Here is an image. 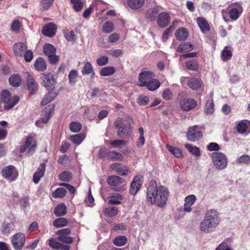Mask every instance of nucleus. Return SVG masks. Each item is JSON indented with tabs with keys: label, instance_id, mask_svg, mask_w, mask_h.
I'll return each instance as SVG.
<instances>
[{
	"label": "nucleus",
	"instance_id": "obj_1",
	"mask_svg": "<svg viewBox=\"0 0 250 250\" xmlns=\"http://www.w3.org/2000/svg\"><path fill=\"white\" fill-rule=\"evenodd\" d=\"M168 196L167 188L162 186L158 187L155 181H151L147 188L146 200L152 205L156 204L163 207L166 204Z\"/></svg>",
	"mask_w": 250,
	"mask_h": 250
},
{
	"label": "nucleus",
	"instance_id": "obj_2",
	"mask_svg": "<svg viewBox=\"0 0 250 250\" xmlns=\"http://www.w3.org/2000/svg\"><path fill=\"white\" fill-rule=\"evenodd\" d=\"M220 217L218 212L213 209L206 212L203 220L200 222L199 229L205 233L213 232L219 225Z\"/></svg>",
	"mask_w": 250,
	"mask_h": 250
},
{
	"label": "nucleus",
	"instance_id": "obj_3",
	"mask_svg": "<svg viewBox=\"0 0 250 250\" xmlns=\"http://www.w3.org/2000/svg\"><path fill=\"white\" fill-rule=\"evenodd\" d=\"M1 101L5 104L4 109L9 110L12 108L19 101L20 98L17 96L11 97L10 93L7 90H3L0 93Z\"/></svg>",
	"mask_w": 250,
	"mask_h": 250
},
{
	"label": "nucleus",
	"instance_id": "obj_4",
	"mask_svg": "<svg viewBox=\"0 0 250 250\" xmlns=\"http://www.w3.org/2000/svg\"><path fill=\"white\" fill-rule=\"evenodd\" d=\"M212 163L217 169L223 170L228 165V158L226 155L221 152H214L212 154Z\"/></svg>",
	"mask_w": 250,
	"mask_h": 250
},
{
	"label": "nucleus",
	"instance_id": "obj_5",
	"mask_svg": "<svg viewBox=\"0 0 250 250\" xmlns=\"http://www.w3.org/2000/svg\"><path fill=\"white\" fill-rule=\"evenodd\" d=\"M37 146V143L35 138L32 136H28L21 146L20 152H23L27 151V155L31 156L35 152Z\"/></svg>",
	"mask_w": 250,
	"mask_h": 250
},
{
	"label": "nucleus",
	"instance_id": "obj_6",
	"mask_svg": "<svg viewBox=\"0 0 250 250\" xmlns=\"http://www.w3.org/2000/svg\"><path fill=\"white\" fill-rule=\"evenodd\" d=\"M122 120L120 118L117 119L114 123L115 126L118 128L117 135L120 138L130 135L132 133L131 125L129 123L121 125Z\"/></svg>",
	"mask_w": 250,
	"mask_h": 250
},
{
	"label": "nucleus",
	"instance_id": "obj_7",
	"mask_svg": "<svg viewBox=\"0 0 250 250\" xmlns=\"http://www.w3.org/2000/svg\"><path fill=\"white\" fill-rule=\"evenodd\" d=\"M107 182L108 185L116 191H123L126 188L125 185H123L124 179L118 176L108 177L107 179Z\"/></svg>",
	"mask_w": 250,
	"mask_h": 250
},
{
	"label": "nucleus",
	"instance_id": "obj_8",
	"mask_svg": "<svg viewBox=\"0 0 250 250\" xmlns=\"http://www.w3.org/2000/svg\"><path fill=\"white\" fill-rule=\"evenodd\" d=\"M1 174L4 178L10 182L15 181L19 175L18 170L12 165L4 167L2 170Z\"/></svg>",
	"mask_w": 250,
	"mask_h": 250
},
{
	"label": "nucleus",
	"instance_id": "obj_9",
	"mask_svg": "<svg viewBox=\"0 0 250 250\" xmlns=\"http://www.w3.org/2000/svg\"><path fill=\"white\" fill-rule=\"evenodd\" d=\"M25 242V235L22 233H16L11 237V243L15 250H22Z\"/></svg>",
	"mask_w": 250,
	"mask_h": 250
},
{
	"label": "nucleus",
	"instance_id": "obj_10",
	"mask_svg": "<svg viewBox=\"0 0 250 250\" xmlns=\"http://www.w3.org/2000/svg\"><path fill=\"white\" fill-rule=\"evenodd\" d=\"M181 82L183 85L187 84L189 88L193 90H198L202 86L201 82L196 78L183 77L181 78Z\"/></svg>",
	"mask_w": 250,
	"mask_h": 250
},
{
	"label": "nucleus",
	"instance_id": "obj_11",
	"mask_svg": "<svg viewBox=\"0 0 250 250\" xmlns=\"http://www.w3.org/2000/svg\"><path fill=\"white\" fill-rule=\"evenodd\" d=\"M187 137L189 141L195 142L202 137V132L199 129L198 126H193L189 127L187 132Z\"/></svg>",
	"mask_w": 250,
	"mask_h": 250
},
{
	"label": "nucleus",
	"instance_id": "obj_12",
	"mask_svg": "<svg viewBox=\"0 0 250 250\" xmlns=\"http://www.w3.org/2000/svg\"><path fill=\"white\" fill-rule=\"evenodd\" d=\"M154 77V74L152 71H146L141 72L138 77L139 82L138 85L141 87L145 86L147 83L149 82Z\"/></svg>",
	"mask_w": 250,
	"mask_h": 250
},
{
	"label": "nucleus",
	"instance_id": "obj_13",
	"mask_svg": "<svg viewBox=\"0 0 250 250\" xmlns=\"http://www.w3.org/2000/svg\"><path fill=\"white\" fill-rule=\"evenodd\" d=\"M197 105V102L193 99L183 98L180 102V107L185 111H190Z\"/></svg>",
	"mask_w": 250,
	"mask_h": 250
},
{
	"label": "nucleus",
	"instance_id": "obj_14",
	"mask_svg": "<svg viewBox=\"0 0 250 250\" xmlns=\"http://www.w3.org/2000/svg\"><path fill=\"white\" fill-rule=\"evenodd\" d=\"M170 21L169 14L167 12L161 13L157 17V23L158 26L161 28L167 27Z\"/></svg>",
	"mask_w": 250,
	"mask_h": 250
},
{
	"label": "nucleus",
	"instance_id": "obj_15",
	"mask_svg": "<svg viewBox=\"0 0 250 250\" xmlns=\"http://www.w3.org/2000/svg\"><path fill=\"white\" fill-rule=\"evenodd\" d=\"M143 177L141 176H136L132 182L129 189L130 193L135 195L140 189L142 185Z\"/></svg>",
	"mask_w": 250,
	"mask_h": 250
},
{
	"label": "nucleus",
	"instance_id": "obj_16",
	"mask_svg": "<svg viewBox=\"0 0 250 250\" xmlns=\"http://www.w3.org/2000/svg\"><path fill=\"white\" fill-rule=\"evenodd\" d=\"M42 84L47 89L51 88L55 83L54 76L52 73L47 74H42L41 77Z\"/></svg>",
	"mask_w": 250,
	"mask_h": 250
},
{
	"label": "nucleus",
	"instance_id": "obj_17",
	"mask_svg": "<svg viewBox=\"0 0 250 250\" xmlns=\"http://www.w3.org/2000/svg\"><path fill=\"white\" fill-rule=\"evenodd\" d=\"M57 26L53 23H49L43 26L42 33L45 36L52 37L54 36L57 31Z\"/></svg>",
	"mask_w": 250,
	"mask_h": 250
},
{
	"label": "nucleus",
	"instance_id": "obj_18",
	"mask_svg": "<svg viewBox=\"0 0 250 250\" xmlns=\"http://www.w3.org/2000/svg\"><path fill=\"white\" fill-rule=\"evenodd\" d=\"M111 168L122 176H127L130 173L129 168L126 166H121L119 163H115L111 166Z\"/></svg>",
	"mask_w": 250,
	"mask_h": 250
},
{
	"label": "nucleus",
	"instance_id": "obj_19",
	"mask_svg": "<svg viewBox=\"0 0 250 250\" xmlns=\"http://www.w3.org/2000/svg\"><path fill=\"white\" fill-rule=\"evenodd\" d=\"M45 164L44 163L41 164L38 168V170L34 174L33 181L36 184H38L40 179L44 174L45 170Z\"/></svg>",
	"mask_w": 250,
	"mask_h": 250
},
{
	"label": "nucleus",
	"instance_id": "obj_20",
	"mask_svg": "<svg viewBox=\"0 0 250 250\" xmlns=\"http://www.w3.org/2000/svg\"><path fill=\"white\" fill-rule=\"evenodd\" d=\"M26 75L27 76V85L28 89L31 93L34 94L36 92L37 89V84L32 76L29 74V73H27Z\"/></svg>",
	"mask_w": 250,
	"mask_h": 250
},
{
	"label": "nucleus",
	"instance_id": "obj_21",
	"mask_svg": "<svg viewBox=\"0 0 250 250\" xmlns=\"http://www.w3.org/2000/svg\"><path fill=\"white\" fill-rule=\"evenodd\" d=\"M214 110L213 100V94L210 93L206 104L205 112L206 114H210L213 113Z\"/></svg>",
	"mask_w": 250,
	"mask_h": 250
},
{
	"label": "nucleus",
	"instance_id": "obj_22",
	"mask_svg": "<svg viewBox=\"0 0 250 250\" xmlns=\"http://www.w3.org/2000/svg\"><path fill=\"white\" fill-rule=\"evenodd\" d=\"M27 49V46L25 44L22 42H18L14 44L13 50L16 56H22L25 51Z\"/></svg>",
	"mask_w": 250,
	"mask_h": 250
},
{
	"label": "nucleus",
	"instance_id": "obj_23",
	"mask_svg": "<svg viewBox=\"0 0 250 250\" xmlns=\"http://www.w3.org/2000/svg\"><path fill=\"white\" fill-rule=\"evenodd\" d=\"M58 95V93L57 91L52 89L45 95V97L41 102V104L42 105H45L54 99Z\"/></svg>",
	"mask_w": 250,
	"mask_h": 250
},
{
	"label": "nucleus",
	"instance_id": "obj_24",
	"mask_svg": "<svg viewBox=\"0 0 250 250\" xmlns=\"http://www.w3.org/2000/svg\"><path fill=\"white\" fill-rule=\"evenodd\" d=\"M188 32L186 28H179L175 32V37L179 41H184L188 38Z\"/></svg>",
	"mask_w": 250,
	"mask_h": 250
},
{
	"label": "nucleus",
	"instance_id": "obj_25",
	"mask_svg": "<svg viewBox=\"0 0 250 250\" xmlns=\"http://www.w3.org/2000/svg\"><path fill=\"white\" fill-rule=\"evenodd\" d=\"M197 22L201 31L205 33L209 31V26L205 19L202 17H199L197 19Z\"/></svg>",
	"mask_w": 250,
	"mask_h": 250
},
{
	"label": "nucleus",
	"instance_id": "obj_26",
	"mask_svg": "<svg viewBox=\"0 0 250 250\" xmlns=\"http://www.w3.org/2000/svg\"><path fill=\"white\" fill-rule=\"evenodd\" d=\"M160 86V82L155 79H152L149 82L145 85L150 91H155Z\"/></svg>",
	"mask_w": 250,
	"mask_h": 250
},
{
	"label": "nucleus",
	"instance_id": "obj_27",
	"mask_svg": "<svg viewBox=\"0 0 250 250\" xmlns=\"http://www.w3.org/2000/svg\"><path fill=\"white\" fill-rule=\"evenodd\" d=\"M66 213V207L65 204L61 203L57 205L54 209V214L56 216L64 215Z\"/></svg>",
	"mask_w": 250,
	"mask_h": 250
},
{
	"label": "nucleus",
	"instance_id": "obj_28",
	"mask_svg": "<svg viewBox=\"0 0 250 250\" xmlns=\"http://www.w3.org/2000/svg\"><path fill=\"white\" fill-rule=\"evenodd\" d=\"M145 3V0H127L128 6L133 9L141 8Z\"/></svg>",
	"mask_w": 250,
	"mask_h": 250
},
{
	"label": "nucleus",
	"instance_id": "obj_29",
	"mask_svg": "<svg viewBox=\"0 0 250 250\" xmlns=\"http://www.w3.org/2000/svg\"><path fill=\"white\" fill-rule=\"evenodd\" d=\"M34 66L39 71H43L45 70L47 68L45 62L41 58H39L37 59L34 63Z\"/></svg>",
	"mask_w": 250,
	"mask_h": 250
},
{
	"label": "nucleus",
	"instance_id": "obj_30",
	"mask_svg": "<svg viewBox=\"0 0 250 250\" xmlns=\"http://www.w3.org/2000/svg\"><path fill=\"white\" fill-rule=\"evenodd\" d=\"M10 84L15 87L19 86L21 83V80L20 75L18 74H14L9 77Z\"/></svg>",
	"mask_w": 250,
	"mask_h": 250
},
{
	"label": "nucleus",
	"instance_id": "obj_31",
	"mask_svg": "<svg viewBox=\"0 0 250 250\" xmlns=\"http://www.w3.org/2000/svg\"><path fill=\"white\" fill-rule=\"evenodd\" d=\"M193 49V45L189 42H184L181 43L177 49L178 52H188Z\"/></svg>",
	"mask_w": 250,
	"mask_h": 250
},
{
	"label": "nucleus",
	"instance_id": "obj_32",
	"mask_svg": "<svg viewBox=\"0 0 250 250\" xmlns=\"http://www.w3.org/2000/svg\"><path fill=\"white\" fill-rule=\"evenodd\" d=\"M123 199V197L119 193H115L109 197L108 203L110 204H119Z\"/></svg>",
	"mask_w": 250,
	"mask_h": 250
},
{
	"label": "nucleus",
	"instance_id": "obj_33",
	"mask_svg": "<svg viewBox=\"0 0 250 250\" xmlns=\"http://www.w3.org/2000/svg\"><path fill=\"white\" fill-rule=\"evenodd\" d=\"M115 72V69L113 66H108L102 68L100 74L103 76H108L113 75Z\"/></svg>",
	"mask_w": 250,
	"mask_h": 250
},
{
	"label": "nucleus",
	"instance_id": "obj_34",
	"mask_svg": "<svg viewBox=\"0 0 250 250\" xmlns=\"http://www.w3.org/2000/svg\"><path fill=\"white\" fill-rule=\"evenodd\" d=\"M158 10L156 8H153L148 10L146 13V18L149 21H153L155 20V18Z\"/></svg>",
	"mask_w": 250,
	"mask_h": 250
},
{
	"label": "nucleus",
	"instance_id": "obj_35",
	"mask_svg": "<svg viewBox=\"0 0 250 250\" xmlns=\"http://www.w3.org/2000/svg\"><path fill=\"white\" fill-rule=\"evenodd\" d=\"M127 238L125 236H119L116 237L114 241L113 244L117 246L121 247L124 246L127 243Z\"/></svg>",
	"mask_w": 250,
	"mask_h": 250
},
{
	"label": "nucleus",
	"instance_id": "obj_36",
	"mask_svg": "<svg viewBox=\"0 0 250 250\" xmlns=\"http://www.w3.org/2000/svg\"><path fill=\"white\" fill-rule=\"evenodd\" d=\"M68 223L67 219L65 218H60L53 222V225L56 228H61L66 226Z\"/></svg>",
	"mask_w": 250,
	"mask_h": 250
},
{
	"label": "nucleus",
	"instance_id": "obj_37",
	"mask_svg": "<svg viewBox=\"0 0 250 250\" xmlns=\"http://www.w3.org/2000/svg\"><path fill=\"white\" fill-rule=\"evenodd\" d=\"M78 77V72L75 70H72L68 74V77L69 83L71 85H74L77 82V79Z\"/></svg>",
	"mask_w": 250,
	"mask_h": 250
},
{
	"label": "nucleus",
	"instance_id": "obj_38",
	"mask_svg": "<svg viewBox=\"0 0 250 250\" xmlns=\"http://www.w3.org/2000/svg\"><path fill=\"white\" fill-rule=\"evenodd\" d=\"M84 139V136L82 134L71 135L70 140L75 144L80 145Z\"/></svg>",
	"mask_w": 250,
	"mask_h": 250
},
{
	"label": "nucleus",
	"instance_id": "obj_39",
	"mask_svg": "<svg viewBox=\"0 0 250 250\" xmlns=\"http://www.w3.org/2000/svg\"><path fill=\"white\" fill-rule=\"evenodd\" d=\"M51 110V107L49 106L45 108V110L42 112L41 119L42 123H46L47 122L50 117Z\"/></svg>",
	"mask_w": 250,
	"mask_h": 250
},
{
	"label": "nucleus",
	"instance_id": "obj_40",
	"mask_svg": "<svg viewBox=\"0 0 250 250\" xmlns=\"http://www.w3.org/2000/svg\"><path fill=\"white\" fill-rule=\"evenodd\" d=\"M109 158L113 161L119 160L120 161H123V156L119 152L115 151H110L108 153Z\"/></svg>",
	"mask_w": 250,
	"mask_h": 250
},
{
	"label": "nucleus",
	"instance_id": "obj_41",
	"mask_svg": "<svg viewBox=\"0 0 250 250\" xmlns=\"http://www.w3.org/2000/svg\"><path fill=\"white\" fill-rule=\"evenodd\" d=\"M43 52L44 54L49 56L53 54H55L56 52V48L55 47L51 44H47L44 45L43 48Z\"/></svg>",
	"mask_w": 250,
	"mask_h": 250
},
{
	"label": "nucleus",
	"instance_id": "obj_42",
	"mask_svg": "<svg viewBox=\"0 0 250 250\" xmlns=\"http://www.w3.org/2000/svg\"><path fill=\"white\" fill-rule=\"evenodd\" d=\"M166 147L175 157L180 158L182 156V152L178 148L169 145H167Z\"/></svg>",
	"mask_w": 250,
	"mask_h": 250
},
{
	"label": "nucleus",
	"instance_id": "obj_43",
	"mask_svg": "<svg viewBox=\"0 0 250 250\" xmlns=\"http://www.w3.org/2000/svg\"><path fill=\"white\" fill-rule=\"evenodd\" d=\"M232 53L230 50L228 49L227 46H226L221 53V57L224 61H227L231 59Z\"/></svg>",
	"mask_w": 250,
	"mask_h": 250
},
{
	"label": "nucleus",
	"instance_id": "obj_44",
	"mask_svg": "<svg viewBox=\"0 0 250 250\" xmlns=\"http://www.w3.org/2000/svg\"><path fill=\"white\" fill-rule=\"evenodd\" d=\"M187 68L190 70L196 71L198 68V64L194 60H191L186 62Z\"/></svg>",
	"mask_w": 250,
	"mask_h": 250
},
{
	"label": "nucleus",
	"instance_id": "obj_45",
	"mask_svg": "<svg viewBox=\"0 0 250 250\" xmlns=\"http://www.w3.org/2000/svg\"><path fill=\"white\" fill-rule=\"evenodd\" d=\"M185 146L186 148L192 154L199 156L200 155V151L198 147L196 146H193L190 144H185Z\"/></svg>",
	"mask_w": 250,
	"mask_h": 250
},
{
	"label": "nucleus",
	"instance_id": "obj_46",
	"mask_svg": "<svg viewBox=\"0 0 250 250\" xmlns=\"http://www.w3.org/2000/svg\"><path fill=\"white\" fill-rule=\"evenodd\" d=\"M114 29V25L110 21L105 22L103 26V31L104 33H109Z\"/></svg>",
	"mask_w": 250,
	"mask_h": 250
},
{
	"label": "nucleus",
	"instance_id": "obj_47",
	"mask_svg": "<svg viewBox=\"0 0 250 250\" xmlns=\"http://www.w3.org/2000/svg\"><path fill=\"white\" fill-rule=\"evenodd\" d=\"M66 191L63 188H58L52 193V196L54 198H62L66 194Z\"/></svg>",
	"mask_w": 250,
	"mask_h": 250
},
{
	"label": "nucleus",
	"instance_id": "obj_48",
	"mask_svg": "<svg viewBox=\"0 0 250 250\" xmlns=\"http://www.w3.org/2000/svg\"><path fill=\"white\" fill-rule=\"evenodd\" d=\"M104 212L106 215L112 217L117 214L118 210L117 208L113 207L105 208Z\"/></svg>",
	"mask_w": 250,
	"mask_h": 250
},
{
	"label": "nucleus",
	"instance_id": "obj_49",
	"mask_svg": "<svg viewBox=\"0 0 250 250\" xmlns=\"http://www.w3.org/2000/svg\"><path fill=\"white\" fill-rule=\"evenodd\" d=\"M82 125L78 122H73L69 125V128L73 132H79L82 129Z\"/></svg>",
	"mask_w": 250,
	"mask_h": 250
},
{
	"label": "nucleus",
	"instance_id": "obj_50",
	"mask_svg": "<svg viewBox=\"0 0 250 250\" xmlns=\"http://www.w3.org/2000/svg\"><path fill=\"white\" fill-rule=\"evenodd\" d=\"M247 129L248 125L244 121H241L236 126L237 132L240 134L245 132Z\"/></svg>",
	"mask_w": 250,
	"mask_h": 250
},
{
	"label": "nucleus",
	"instance_id": "obj_51",
	"mask_svg": "<svg viewBox=\"0 0 250 250\" xmlns=\"http://www.w3.org/2000/svg\"><path fill=\"white\" fill-rule=\"evenodd\" d=\"M59 179L64 182H68L72 178L71 173L68 171H63L59 175Z\"/></svg>",
	"mask_w": 250,
	"mask_h": 250
},
{
	"label": "nucleus",
	"instance_id": "obj_52",
	"mask_svg": "<svg viewBox=\"0 0 250 250\" xmlns=\"http://www.w3.org/2000/svg\"><path fill=\"white\" fill-rule=\"evenodd\" d=\"M236 163L239 164H248L250 163V156L248 155H243L236 160Z\"/></svg>",
	"mask_w": 250,
	"mask_h": 250
},
{
	"label": "nucleus",
	"instance_id": "obj_53",
	"mask_svg": "<svg viewBox=\"0 0 250 250\" xmlns=\"http://www.w3.org/2000/svg\"><path fill=\"white\" fill-rule=\"evenodd\" d=\"M93 72V68L90 62H87L85 63L82 70L83 75H87Z\"/></svg>",
	"mask_w": 250,
	"mask_h": 250
},
{
	"label": "nucleus",
	"instance_id": "obj_54",
	"mask_svg": "<svg viewBox=\"0 0 250 250\" xmlns=\"http://www.w3.org/2000/svg\"><path fill=\"white\" fill-rule=\"evenodd\" d=\"M229 14L231 20L235 21L238 19L240 12L237 9L232 8L229 11Z\"/></svg>",
	"mask_w": 250,
	"mask_h": 250
},
{
	"label": "nucleus",
	"instance_id": "obj_55",
	"mask_svg": "<svg viewBox=\"0 0 250 250\" xmlns=\"http://www.w3.org/2000/svg\"><path fill=\"white\" fill-rule=\"evenodd\" d=\"M149 102V98L146 96L140 95L137 99V102L140 105H146Z\"/></svg>",
	"mask_w": 250,
	"mask_h": 250
},
{
	"label": "nucleus",
	"instance_id": "obj_56",
	"mask_svg": "<svg viewBox=\"0 0 250 250\" xmlns=\"http://www.w3.org/2000/svg\"><path fill=\"white\" fill-rule=\"evenodd\" d=\"M57 239L62 242L67 244H71L73 242V238L72 237L67 236V235L59 236Z\"/></svg>",
	"mask_w": 250,
	"mask_h": 250
},
{
	"label": "nucleus",
	"instance_id": "obj_57",
	"mask_svg": "<svg viewBox=\"0 0 250 250\" xmlns=\"http://www.w3.org/2000/svg\"><path fill=\"white\" fill-rule=\"evenodd\" d=\"M73 7L76 11H80L83 8V2L81 0H71Z\"/></svg>",
	"mask_w": 250,
	"mask_h": 250
},
{
	"label": "nucleus",
	"instance_id": "obj_58",
	"mask_svg": "<svg viewBox=\"0 0 250 250\" xmlns=\"http://www.w3.org/2000/svg\"><path fill=\"white\" fill-rule=\"evenodd\" d=\"M108 62V58L106 56H102L97 60V63L99 66H103Z\"/></svg>",
	"mask_w": 250,
	"mask_h": 250
},
{
	"label": "nucleus",
	"instance_id": "obj_59",
	"mask_svg": "<svg viewBox=\"0 0 250 250\" xmlns=\"http://www.w3.org/2000/svg\"><path fill=\"white\" fill-rule=\"evenodd\" d=\"M54 0H42L41 5L44 10L48 9L52 5Z\"/></svg>",
	"mask_w": 250,
	"mask_h": 250
},
{
	"label": "nucleus",
	"instance_id": "obj_60",
	"mask_svg": "<svg viewBox=\"0 0 250 250\" xmlns=\"http://www.w3.org/2000/svg\"><path fill=\"white\" fill-rule=\"evenodd\" d=\"M60 242H58L53 238H51L48 241V245L53 249L58 250L60 245Z\"/></svg>",
	"mask_w": 250,
	"mask_h": 250
},
{
	"label": "nucleus",
	"instance_id": "obj_61",
	"mask_svg": "<svg viewBox=\"0 0 250 250\" xmlns=\"http://www.w3.org/2000/svg\"><path fill=\"white\" fill-rule=\"evenodd\" d=\"M174 29V27L171 26L166 30L162 35V39L164 42H166L167 40L170 33L172 32Z\"/></svg>",
	"mask_w": 250,
	"mask_h": 250
},
{
	"label": "nucleus",
	"instance_id": "obj_62",
	"mask_svg": "<svg viewBox=\"0 0 250 250\" xmlns=\"http://www.w3.org/2000/svg\"><path fill=\"white\" fill-rule=\"evenodd\" d=\"M173 93L169 89L165 90L162 94L163 98L166 100L171 99Z\"/></svg>",
	"mask_w": 250,
	"mask_h": 250
},
{
	"label": "nucleus",
	"instance_id": "obj_63",
	"mask_svg": "<svg viewBox=\"0 0 250 250\" xmlns=\"http://www.w3.org/2000/svg\"><path fill=\"white\" fill-rule=\"evenodd\" d=\"M20 204L23 208L27 207L29 205L28 197L26 196L22 197L20 200Z\"/></svg>",
	"mask_w": 250,
	"mask_h": 250
},
{
	"label": "nucleus",
	"instance_id": "obj_64",
	"mask_svg": "<svg viewBox=\"0 0 250 250\" xmlns=\"http://www.w3.org/2000/svg\"><path fill=\"white\" fill-rule=\"evenodd\" d=\"M215 250H233L227 243L223 242L219 245Z\"/></svg>",
	"mask_w": 250,
	"mask_h": 250
}]
</instances>
